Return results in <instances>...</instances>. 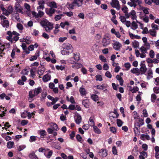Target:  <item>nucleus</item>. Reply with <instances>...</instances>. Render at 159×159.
I'll return each instance as SVG.
<instances>
[{"label": "nucleus", "mask_w": 159, "mask_h": 159, "mask_svg": "<svg viewBox=\"0 0 159 159\" xmlns=\"http://www.w3.org/2000/svg\"><path fill=\"white\" fill-rule=\"evenodd\" d=\"M7 34L8 36H6V39L11 43L16 42L19 39L20 34L15 31L11 32L9 31L7 32Z\"/></svg>", "instance_id": "f257e3e1"}, {"label": "nucleus", "mask_w": 159, "mask_h": 159, "mask_svg": "<svg viewBox=\"0 0 159 159\" xmlns=\"http://www.w3.org/2000/svg\"><path fill=\"white\" fill-rule=\"evenodd\" d=\"M144 124V120L142 118L135 120L134 130L135 134L138 135L140 133V127Z\"/></svg>", "instance_id": "f03ea898"}, {"label": "nucleus", "mask_w": 159, "mask_h": 159, "mask_svg": "<svg viewBox=\"0 0 159 159\" xmlns=\"http://www.w3.org/2000/svg\"><path fill=\"white\" fill-rule=\"evenodd\" d=\"M40 24L42 26L44 27L47 32H50L53 28V24L47 20L42 21L40 22Z\"/></svg>", "instance_id": "7ed1b4c3"}, {"label": "nucleus", "mask_w": 159, "mask_h": 159, "mask_svg": "<svg viewBox=\"0 0 159 159\" xmlns=\"http://www.w3.org/2000/svg\"><path fill=\"white\" fill-rule=\"evenodd\" d=\"M145 61H143L140 63V67L139 69L140 75L145 74L147 71V68L145 64Z\"/></svg>", "instance_id": "20e7f679"}, {"label": "nucleus", "mask_w": 159, "mask_h": 159, "mask_svg": "<svg viewBox=\"0 0 159 159\" xmlns=\"http://www.w3.org/2000/svg\"><path fill=\"white\" fill-rule=\"evenodd\" d=\"M110 38L107 36H104L102 39V44L104 47H106L110 44Z\"/></svg>", "instance_id": "39448f33"}, {"label": "nucleus", "mask_w": 159, "mask_h": 159, "mask_svg": "<svg viewBox=\"0 0 159 159\" xmlns=\"http://www.w3.org/2000/svg\"><path fill=\"white\" fill-rule=\"evenodd\" d=\"M110 4L112 7L116 8L117 10L120 9V5L118 0H111Z\"/></svg>", "instance_id": "423d86ee"}, {"label": "nucleus", "mask_w": 159, "mask_h": 159, "mask_svg": "<svg viewBox=\"0 0 159 159\" xmlns=\"http://www.w3.org/2000/svg\"><path fill=\"white\" fill-rule=\"evenodd\" d=\"M38 12V13H37L34 11H32L31 12L33 17L36 19H38L42 17L44 14V12Z\"/></svg>", "instance_id": "0eeeda50"}, {"label": "nucleus", "mask_w": 159, "mask_h": 159, "mask_svg": "<svg viewBox=\"0 0 159 159\" xmlns=\"http://www.w3.org/2000/svg\"><path fill=\"white\" fill-rule=\"evenodd\" d=\"M55 11V9H52V8H46L45 9L46 13L50 17H51L54 13Z\"/></svg>", "instance_id": "6e6552de"}, {"label": "nucleus", "mask_w": 159, "mask_h": 159, "mask_svg": "<svg viewBox=\"0 0 159 159\" xmlns=\"http://www.w3.org/2000/svg\"><path fill=\"white\" fill-rule=\"evenodd\" d=\"M113 44V48L116 50H119L121 48L122 45L119 42L114 41Z\"/></svg>", "instance_id": "1a4fd4ad"}, {"label": "nucleus", "mask_w": 159, "mask_h": 159, "mask_svg": "<svg viewBox=\"0 0 159 159\" xmlns=\"http://www.w3.org/2000/svg\"><path fill=\"white\" fill-rule=\"evenodd\" d=\"M75 121L77 124H79L82 121V118L80 114L76 113L74 116Z\"/></svg>", "instance_id": "9d476101"}, {"label": "nucleus", "mask_w": 159, "mask_h": 159, "mask_svg": "<svg viewBox=\"0 0 159 159\" xmlns=\"http://www.w3.org/2000/svg\"><path fill=\"white\" fill-rule=\"evenodd\" d=\"M52 153L53 152L52 150H50L48 148H46L44 154L47 158H49L51 157Z\"/></svg>", "instance_id": "9b49d317"}, {"label": "nucleus", "mask_w": 159, "mask_h": 159, "mask_svg": "<svg viewBox=\"0 0 159 159\" xmlns=\"http://www.w3.org/2000/svg\"><path fill=\"white\" fill-rule=\"evenodd\" d=\"M100 156L102 157H106L107 155V151L106 149H101L98 152Z\"/></svg>", "instance_id": "f8f14e48"}, {"label": "nucleus", "mask_w": 159, "mask_h": 159, "mask_svg": "<svg viewBox=\"0 0 159 159\" xmlns=\"http://www.w3.org/2000/svg\"><path fill=\"white\" fill-rule=\"evenodd\" d=\"M25 8L26 9V13L27 15L29 16L31 14V9L30 6L27 3H25L24 4Z\"/></svg>", "instance_id": "ddd939ff"}, {"label": "nucleus", "mask_w": 159, "mask_h": 159, "mask_svg": "<svg viewBox=\"0 0 159 159\" xmlns=\"http://www.w3.org/2000/svg\"><path fill=\"white\" fill-rule=\"evenodd\" d=\"M15 9L16 11L19 12L21 14H23V8L19 4L16 5L15 7Z\"/></svg>", "instance_id": "4468645a"}, {"label": "nucleus", "mask_w": 159, "mask_h": 159, "mask_svg": "<svg viewBox=\"0 0 159 159\" xmlns=\"http://www.w3.org/2000/svg\"><path fill=\"white\" fill-rule=\"evenodd\" d=\"M108 87V85L106 84H103L101 85H97V89H98L104 90V91L107 90L106 89H105Z\"/></svg>", "instance_id": "2eb2a0df"}, {"label": "nucleus", "mask_w": 159, "mask_h": 159, "mask_svg": "<svg viewBox=\"0 0 159 159\" xmlns=\"http://www.w3.org/2000/svg\"><path fill=\"white\" fill-rule=\"evenodd\" d=\"M35 96L33 90H30L29 93V102H31L32 101V99Z\"/></svg>", "instance_id": "dca6fc26"}, {"label": "nucleus", "mask_w": 159, "mask_h": 159, "mask_svg": "<svg viewBox=\"0 0 159 159\" xmlns=\"http://www.w3.org/2000/svg\"><path fill=\"white\" fill-rule=\"evenodd\" d=\"M140 138L143 141L145 140H149L150 137L149 135L147 134H142L140 136Z\"/></svg>", "instance_id": "f3484780"}, {"label": "nucleus", "mask_w": 159, "mask_h": 159, "mask_svg": "<svg viewBox=\"0 0 159 159\" xmlns=\"http://www.w3.org/2000/svg\"><path fill=\"white\" fill-rule=\"evenodd\" d=\"M1 23L3 27L6 28H8L9 25V22L7 20L1 21Z\"/></svg>", "instance_id": "a211bd4d"}, {"label": "nucleus", "mask_w": 159, "mask_h": 159, "mask_svg": "<svg viewBox=\"0 0 159 159\" xmlns=\"http://www.w3.org/2000/svg\"><path fill=\"white\" fill-rule=\"evenodd\" d=\"M51 78V75L49 74H47L43 76V82H47Z\"/></svg>", "instance_id": "6ab92c4d"}, {"label": "nucleus", "mask_w": 159, "mask_h": 159, "mask_svg": "<svg viewBox=\"0 0 159 159\" xmlns=\"http://www.w3.org/2000/svg\"><path fill=\"white\" fill-rule=\"evenodd\" d=\"M48 6L50 8H52V9L56 8H57V3L55 2L52 1L50 2Z\"/></svg>", "instance_id": "aec40b11"}, {"label": "nucleus", "mask_w": 159, "mask_h": 159, "mask_svg": "<svg viewBox=\"0 0 159 159\" xmlns=\"http://www.w3.org/2000/svg\"><path fill=\"white\" fill-rule=\"evenodd\" d=\"M130 71L131 73L133 74H135L138 75H140L139 69L137 68H134L132 69Z\"/></svg>", "instance_id": "412c9836"}, {"label": "nucleus", "mask_w": 159, "mask_h": 159, "mask_svg": "<svg viewBox=\"0 0 159 159\" xmlns=\"http://www.w3.org/2000/svg\"><path fill=\"white\" fill-rule=\"evenodd\" d=\"M33 90L34 94L35 96H36L41 92L42 90L41 87H39L38 88H35Z\"/></svg>", "instance_id": "4be33fe9"}, {"label": "nucleus", "mask_w": 159, "mask_h": 159, "mask_svg": "<svg viewBox=\"0 0 159 159\" xmlns=\"http://www.w3.org/2000/svg\"><path fill=\"white\" fill-rule=\"evenodd\" d=\"M29 156L31 159H39L34 152H30L29 154Z\"/></svg>", "instance_id": "5701e85b"}, {"label": "nucleus", "mask_w": 159, "mask_h": 159, "mask_svg": "<svg viewBox=\"0 0 159 159\" xmlns=\"http://www.w3.org/2000/svg\"><path fill=\"white\" fill-rule=\"evenodd\" d=\"M82 66V65L79 63H76L72 66V67L75 69H78L81 68Z\"/></svg>", "instance_id": "b1692460"}, {"label": "nucleus", "mask_w": 159, "mask_h": 159, "mask_svg": "<svg viewBox=\"0 0 159 159\" xmlns=\"http://www.w3.org/2000/svg\"><path fill=\"white\" fill-rule=\"evenodd\" d=\"M84 0H74L73 2L78 7H79L82 5Z\"/></svg>", "instance_id": "393cba45"}, {"label": "nucleus", "mask_w": 159, "mask_h": 159, "mask_svg": "<svg viewBox=\"0 0 159 159\" xmlns=\"http://www.w3.org/2000/svg\"><path fill=\"white\" fill-rule=\"evenodd\" d=\"M39 56V52L37 51L35 55L30 58V61H32L36 60L38 57Z\"/></svg>", "instance_id": "a878e982"}, {"label": "nucleus", "mask_w": 159, "mask_h": 159, "mask_svg": "<svg viewBox=\"0 0 159 159\" xmlns=\"http://www.w3.org/2000/svg\"><path fill=\"white\" fill-rule=\"evenodd\" d=\"M49 54L47 53L46 52H44L43 57L47 61H50L51 60V59L49 57Z\"/></svg>", "instance_id": "bb28decb"}, {"label": "nucleus", "mask_w": 159, "mask_h": 159, "mask_svg": "<svg viewBox=\"0 0 159 159\" xmlns=\"http://www.w3.org/2000/svg\"><path fill=\"white\" fill-rule=\"evenodd\" d=\"M73 58L75 61H78L80 59V54L78 52H75L74 53Z\"/></svg>", "instance_id": "cd10ccee"}, {"label": "nucleus", "mask_w": 159, "mask_h": 159, "mask_svg": "<svg viewBox=\"0 0 159 159\" xmlns=\"http://www.w3.org/2000/svg\"><path fill=\"white\" fill-rule=\"evenodd\" d=\"M13 19H15V20L17 21H20L19 14L17 12L14 13L13 15Z\"/></svg>", "instance_id": "c85d7f7f"}, {"label": "nucleus", "mask_w": 159, "mask_h": 159, "mask_svg": "<svg viewBox=\"0 0 159 159\" xmlns=\"http://www.w3.org/2000/svg\"><path fill=\"white\" fill-rule=\"evenodd\" d=\"M129 87L130 88L129 90L131 91L132 93H136L139 90V88L137 86L134 87L133 89L132 88V87L130 86H129Z\"/></svg>", "instance_id": "c756f323"}, {"label": "nucleus", "mask_w": 159, "mask_h": 159, "mask_svg": "<svg viewBox=\"0 0 159 159\" xmlns=\"http://www.w3.org/2000/svg\"><path fill=\"white\" fill-rule=\"evenodd\" d=\"M50 126L54 130L57 131L58 130L57 125L55 123H51L50 124Z\"/></svg>", "instance_id": "7c9ffc66"}, {"label": "nucleus", "mask_w": 159, "mask_h": 159, "mask_svg": "<svg viewBox=\"0 0 159 159\" xmlns=\"http://www.w3.org/2000/svg\"><path fill=\"white\" fill-rule=\"evenodd\" d=\"M133 116L135 120L140 119L139 114L135 111L133 112Z\"/></svg>", "instance_id": "2f4dec72"}, {"label": "nucleus", "mask_w": 159, "mask_h": 159, "mask_svg": "<svg viewBox=\"0 0 159 159\" xmlns=\"http://www.w3.org/2000/svg\"><path fill=\"white\" fill-rule=\"evenodd\" d=\"M66 99L68 101L72 103H75L74 98L72 96H71L70 98H69L68 96H66Z\"/></svg>", "instance_id": "473e14b6"}, {"label": "nucleus", "mask_w": 159, "mask_h": 159, "mask_svg": "<svg viewBox=\"0 0 159 159\" xmlns=\"http://www.w3.org/2000/svg\"><path fill=\"white\" fill-rule=\"evenodd\" d=\"M79 91L81 95L84 96L86 94V90L84 88L82 87L80 88Z\"/></svg>", "instance_id": "72a5a7b5"}, {"label": "nucleus", "mask_w": 159, "mask_h": 159, "mask_svg": "<svg viewBox=\"0 0 159 159\" xmlns=\"http://www.w3.org/2000/svg\"><path fill=\"white\" fill-rule=\"evenodd\" d=\"M138 25L136 22L135 21H133L131 23V28L134 30H135L138 28Z\"/></svg>", "instance_id": "f704fd0d"}, {"label": "nucleus", "mask_w": 159, "mask_h": 159, "mask_svg": "<svg viewBox=\"0 0 159 159\" xmlns=\"http://www.w3.org/2000/svg\"><path fill=\"white\" fill-rule=\"evenodd\" d=\"M39 6L37 8V10L38 11L43 12L42 11L44 8V6L42 5L39 4Z\"/></svg>", "instance_id": "c9c22d12"}, {"label": "nucleus", "mask_w": 159, "mask_h": 159, "mask_svg": "<svg viewBox=\"0 0 159 159\" xmlns=\"http://www.w3.org/2000/svg\"><path fill=\"white\" fill-rule=\"evenodd\" d=\"M89 101L87 100H84L82 101V104L86 108L89 107Z\"/></svg>", "instance_id": "e433bc0d"}, {"label": "nucleus", "mask_w": 159, "mask_h": 159, "mask_svg": "<svg viewBox=\"0 0 159 159\" xmlns=\"http://www.w3.org/2000/svg\"><path fill=\"white\" fill-rule=\"evenodd\" d=\"M91 98L94 101L96 102L98 100V96L96 94H93L91 96Z\"/></svg>", "instance_id": "4c0bfd02"}, {"label": "nucleus", "mask_w": 159, "mask_h": 159, "mask_svg": "<svg viewBox=\"0 0 159 159\" xmlns=\"http://www.w3.org/2000/svg\"><path fill=\"white\" fill-rule=\"evenodd\" d=\"M94 131L96 133L100 134L101 133V130L98 128L97 126H94L93 127Z\"/></svg>", "instance_id": "58836bf2"}, {"label": "nucleus", "mask_w": 159, "mask_h": 159, "mask_svg": "<svg viewBox=\"0 0 159 159\" xmlns=\"http://www.w3.org/2000/svg\"><path fill=\"white\" fill-rule=\"evenodd\" d=\"M116 123L117 126L120 127L123 125V122L121 120L117 119L116 120Z\"/></svg>", "instance_id": "ea45409f"}, {"label": "nucleus", "mask_w": 159, "mask_h": 159, "mask_svg": "<svg viewBox=\"0 0 159 159\" xmlns=\"http://www.w3.org/2000/svg\"><path fill=\"white\" fill-rule=\"evenodd\" d=\"M63 16V15L62 14L57 15L55 16L54 19L56 21H58L61 19Z\"/></svg>", "instance_id": "a19ab883"}, {"label": "nucleus", "mask_w": 159, "mask_h": 159, "mask_svg": "<svg viewBox=\"0 0 159 159\" xmlns=\"http://www.w3.org/2000/svg\"><path fill=\"white\" fill-rule=\"evenodd\" d=\"M14 145V143L13 142L10 141L7 143V147L9 148H12Z\"/></svg>", "instance_id": "79ce46f5"}, {"label": "nucleus", "mask_w": 159, "mask_h": 159, "mask_svg": "<svg viewBox=\"0 0 159 159\" xmlns=\"http://www.w3.org/2000/svg\"><path fill=\"white\" fill-rule=\"evenodd\" d=\"M27 112L25 111L24 112L21 113V116L22 118H26L27 115Z\"/></svg>", "instance_id": "37998d69"}, {"label": "nucleus", "mask_w": 159, "mask_h": 159, "mask_svg": "<svg viewBox=\"0 0 159 159\" xmlns=\"http://www.w3.org/2000/svg\"><path fill=\"white\" fill-rule=\"evenodd\" d=\"M124 66L126 68V70H129L131 66L129 62H127L124 64Z\"/></svg>", "instance_id": "c03bdc74"}, {"label": "nucleus", "mask_w": 159, "mask_h": 159, "mask_svg": "<svg viewBox=\"0 0 159 159\" xmlns=\"http://www.w3.org/2000/svg\"><path fill=\"white\" fill-rule=\"evenodd\" d=\"M150 34L153 37H156V32L152 30H150L149 31Z\"/></svg>", "instance_id": "a18cd8bd"}, {"label": "nucleus", "mask_w": 159, "mask_h": 159, "mask_svg": "<svg viewBox=\"0 0 159 159\" xmlns=\"http://www.w3.org/2000/svg\"><path fill=\"white\" fill-rule=\"evenodd\" d=\"M89 124L91 126H94V121L93 119V118L92 117H90L89 119Z\"/></svg>", "instance_id": "49530a36"}, {"label": "nucleus", "mask_w": 159, "mask_h": 159, "mask_svg": "<svg viewBox=\"0 0 159 159\" xmlns=\"http://www.w3.org/2000/svg\"><path fill=\"white\" fill-rule=\"evenodd\" d=\"M16 27L19 30H22L23 29V26L22 24L20 23H17L16 25Z\"/></svg>", "instance_id": "de8ad7c7"}, {"label": "nucleus", "mask_w": 159, "mask_h": 159, "mask_svg": "<svg viewBox=\"0 0 159 159\" xmlns=\"http://www.w3.org/2000/svg\"><path fill=\"white\" fill-rule=\"evenodd\" d=\"M41 138H44V136L46 135V132L45 130H42L39 132Z\"/></svg>", "instance_id": "09e8293b"}, {"label": "nucleus", "mask_w": 159, "mask_h": 159, "mask_svg": "<svg viewBox=\"0 0 159 159\" xmlns=\"http://www.w3.org/2000/svg\"><path fill=\"white\" fill-rule=\"evenodd\" d=\"M157 96L155 94L153 93L151 95V100L152 102H154Z\"/></svg>", "instance_id": "8fccbe9b"}, {"label": "nucleus", "mask_w": 159, "mask_h": 159, "mask_svg": "<svg viewBox=\"0 0 159 159\" xmlns=\"http://www.w3.org/2000/svg\"><path fill=\"white\" fill-rule=\"evenodd\" d=\"M26 147L25 145H21L17 147V149L19 151L22 150Z\"/></svg>", "instance_id": "3c124183"}, {"label": "nucleus", "mask_w": 159, "mask_h": 159, "mask_svg": "<svg viewBox=\"0 0 159 159\" xmlns=\"http://www.w3.org/2000/svg\"><path fill=\"white\" fill-rule=\"evenodd\" d=\"M69 53V52L66 50V49L65 48L62 50L61 51V53L62 55H65L68 54Z\"/></svg>", "instance_id": "603ef678"}, {"label": "nucleus", "mask_w": 159, "mask_h": 159, "mask_svg": "<svg viewBox=\"0 0 159 159\" xmlns=\"http://www.w3.org/2000/svg\"><path fill=\"white\" fill-rule=\"evenodd\" d=\"M136 99L138 104H139L140 103V101L141 100V96H140V94H138L136 96Z\"/></svg>", "instance_id": "864d4df0"}, {"label": "nucleus", "mask_w": 159, "mask_h": 159, "mask_svg": "<svg viewBox=\"0 0 159 159\" xmlns=\"http://www.w3.org/2000/svg\"><path fill=\"white\" fill-rule=\"evenodd\" d=\"M147 49H147V48L144 47L143 46H142L140 49V50L142 53H146L147 52Z\"/></svg>", "instance_id": "5fc2aeb1"}, {"label": "nucleus", "mask_w": 159, "mask_h": 159, "mask_svg": "<svg viewBox=\"0 0 159 159\" xmlns=\"http://www.w3.org/2000/svg\"><path fill=\"white\" fill-rule=\"evenodd\" d=\"M99 58L103 62H106L107 61L106 58L102 55H99Z\"/></svg>", "instance_id": "6e6d98bb"}, {"label": "nucleus", "mask_w": 159, "mask_h": 159, "mask_svg": "<svg viewBox=\"0 0 159 159\" xmlns=\"http://www.w3.org/2000/svg\"><path fill=\"white\" fill-rule=\"evenodd\" d=\"M139 43L138 42L136 41H134L133 42V46L134 48H136L139 47Z\"/></svg>", "instance_id": "4d7b16f0"}, {"label": "nucleus", "mask_w": 159, "mask_h": 159, "mask_svg": "<svg viewBox=\"0 0 159 159\" xmlns=\"http://www.w3.org/2000/svg\"><path fill=\"white\" fill-rule=\"evenodd\" d=\"M74 4L75 3L73 2L72 3L69 4L68 8L69 10H72L74 9L75 7Z\"/></svg>", "instance_id": "13d9d810"}, {"label": "nucleus", "mask_w": 159, "mask_h": 159, "mask_svg": "<svg viewBox=\"0 0 159 159\" xmlns=\"http://www.w3.org/2000/svg\"><path fill=\"white\" fill-rule=\"evenodd\" d=\"M152 71L151 69H150L148 71V77H149L150 78H152Z\"/></svg>", "instance_id": "bf43d9fd"}, {"label": "nucleus", "mask_w": 159, "mask_h": 159, "mask_svg": "<svg viewBox=\"0 0 159 159\" xmlns=\"http://www.w3.org/2000/svg\"><path fill=\"white\" fill-rule=\"evenodd\" d=\"M2 11L3 14L6 16H8L10 14V13H8L7 10L5 9L4 7L3 9H2Z\"/></svg>", "instance_id": "052dcab7"}, {"label": "nucleus", "mask_w": 159, "mask_h": 159, "mask_svg": "<svg viewBox=\"0 0 159 159\" xmlns=\"http://www.w3.org/2000/svg\"><path fill=\"white\" fill-rule=\"evenodd\" d=\"M110 129L111 132L113 134H115L116 132V129L115 127H111L110 128Z\"/></svg>", "instance_id": "680f3d73"}, {"label": "nucleus", "mask_w": 159, "mask_h": 159, "mask_svg": "<svg viewBox=\"0 0 159 159\" xmlns=\"http://www.w3.org/2000/svg\"><path fill=\"white\" fill-rule=\"evenodd\" d=\"M96 80L98 81H101L102 80V76L100 75H97L95 76Z\"/></svg>", "instance_id": "e2e57ef3"}, {"label": "nucleus", "mask_w": 159, "mask_h": 159, "mask_svg": "<svg viewBox=\"0 0 159 159\" xmlns=\"http://www.w3.org/2000/svg\"><path fill=\"white\" fill-rule=\"evenodd\" d=\"M152 30H157L159 29V28L157 25L152 24L151 25Z\"/></svg>", "instance_id": "0e129e2a"}, {"label": "nucleus", "mask_w": 159, "mask_h": 159, "mask_svg": "<svg viewBox=\"0 0 159 159\" xmlns=\"http://www.w3.org/2000/svg\"><path fill=\"white\" fill-rule=\"evenodd\" d=\"M149 55L151 58H153L155 55L154 51L152 50H151L149 52Z\"/></svg>", "instance_id": "69168bd1"}, {"label": "nucleus", "mask_w": 159, "mask_h": 159, "mask_svg": "<svg viewBox=\"0 0 159 159\" xmlns=\"http://www.w3.org/2000/svg\"><path fill=\"white\" fill-rule=\"evenodd\" d=\"M8 12V13L11 14L12 13L13 11V9L11 6H10L8 7L7 9Z\"/></svg>", "instance_id": "338daca9"}, {"label": "nucleus", "mask_w": 159, "mask_h": 159, "mask_svg": "<svg viewBox=\"0 0 159 159\" xmlns=\"http://www.w3.org/2000/svg\"><path fill=\"white\" fill-rule=\"evenodd\" d=\"M28 123V120H23L21 121L20 124L22 126H24L26 125Z\"/></svg>", "instance_id": "774afa93"}]
</instances>
